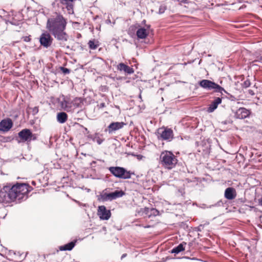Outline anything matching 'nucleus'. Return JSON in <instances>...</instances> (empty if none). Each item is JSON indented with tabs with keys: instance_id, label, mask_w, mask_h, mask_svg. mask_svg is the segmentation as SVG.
Here are the masks:
<instances>
[{
	"instance_id": "nucleus-1",
	"label": "nucleus",
	"mask_w": 262,
	"mask_h": 262,
	"mask_svg": "<svg viewBox=\"0 0 262 262\" xmlns=\"http://www.w3.org/2000/svg\"><path fill=\"white\" fill-rule=\"evenodd\" d=\"M67 19L58 12H54L48 18L46 29L59 42L60 47L64 48L68 40L69 36L65 31Z\"/></svg>"
},
{
	"instance_id": "nucleus-2",
	"label": "nucleus",
	"mask_w": 262,
	"mask_h": 262,
	"mask_svg": "<svg viewBox=\"0 0 262 262\" xmlns=\"http://www.w3.org/2000/svg\"><path fill=\"white\" fill-rule=\"evenodd\" d=\"M178 160L177 157L170 151H162L159 157V163L164 168L170 170L174 168Z\"/></svg>"
},
{
	"instance_id": "nucleus-3",
	"label": "nucleus",
	"mask_w": 262,
	"mask_h": 262,
	"mask_svg": "<svg viewBox=\"0 0 262 262\" xmlns=\"http://www.w3.org/2000/svg\"><path fill=\"white\" fill-rule=\"evenodd\" d=\"M15 200H21L28 198V193L32 190V187L28 184L16 183L12 186Z\"/></svg>"
},
{
	"instance_id": "nucleus-4",
	"label": "nucleus",
	"mask_w": 262,
	"mask_h": 262,
	"mask_svg": "<svg viewBox=\"0 0 262 262\" xmlns=\"http://www.w3.org/2000/svg\"><path fill=\"white\" fill-rule=\"evenodd\" d=\"M13 187L11 185L4 186L0 190V202L10 203L15 201Z\"/></svg>"
},
{
	"instance_id": "nucleus-5",
	"label": "nucleus",
	"mask_w": 262,
	"mask_h": 262,
	"mask_svg": "<svg viewBox=\"0 0 262 262\" xmlns=\"http://www.w3.org/2000/svg\"><path fill=\"white\" fill-rule=\"evenodd\" d=\"M157 136L159 140L170 142L173 139L174 134L171 128L163 126L158 129Z\"/></svg>"
},
{
	"instance_id": "nucleus-6",
	"label": "nucleus",
	"mask_w": 262,
	"mask_h": 262,
	"mask_svg": "<svg viewBox=\"0 0 262 262\" xmlns=\"http://www.w3.org/2000/svg\"><path fill=\"white\" fill-rule=\"evenodd\" d=\"M108 170L113 176L120 179H130L131 175L133 174L130 171H127L121 167H110L108 168Z\"/></svg>"
},
{
	"instance_id": "nucleus-7",
	"label": "nucleus",
	"mask_w": 262,
	"mask_h": 262,
	"mask_svg": "<svg viewBox=\"0 0 262 262\" xmlns=\"http://www.w3.org/2000/svg\"><path fill=\"white\" fill-rule=\"evenodd\" d=\"M199 84L202 88L209 91H213L214 92H219L221 93H222V91L226 92L223 88L221 87L214 82L209 80H202L199 81Z\"/></svg>"
},
{
	"instance_id": "nucleus-8",
	"label": "nucleus",
	"mask_w": 262,
	"mask_h": 262,
	"mask_svg": "<svg viewBox=\"0 0 262 262\" xmlns=\"http://www.w3.org/2000/svg\"><path fill=\"white\" fill-rule=\"evenodd\" d=\"M124 194V192L122 190H116L111 193H103L100 195L99 200L102 202L112 201L122 197Z\"/></svg>"
},
{
	"instance_id": "nucleus-9",
	"label": "nucleus",
	"mask_w": 262,
	"mask_h": 262,
	"mask_svg": "<svg viewBox=\"0 0 262 262\" xmlns=\"http://www.w3.org/2000/svg\"><path fill=\"white\" fill-rule=\"evenodd\" d=\"M18 137L19 139L18 142H25L27 141H30L32 139L33 140L36 139V137H34L30 129H23L18 134Z\"/></svg>"
},
{
	"instance_id": "nucleus-10",
	"label": "nucleus",
	"mask_w": 262,
	"mask_h": 262,
	"mask_svg": "<svg viewBox=\"0 0 262 262\" xmlns=\"http://www.w3.org/2000/svg\"><path fill=\"white\" fill-rule=\"evenodd\" d=\"M50 33L49 32H43L41 34L39 38L40 45L45 48L50 47L53 41V38Z\"/></svg>"
},
{
	"instance_id": "nucleus-11",
	"label": "nucleus",
	"mask_w": 262,
	"mask_h": 262,
	"mask_svg": "<svg viewBox=\"0 0 262 262\" xmlns=\"http://www.w3.org/2000/svg\"><path fill=\"white\" fill-rule=\"evenodd\" d=\"M13 126V122L10 118L2 120L0 122V131L8 132Z\"/></svg>"
},
{
	"instance_id": "nucleus-12",
	"label": "nucleus",
	"mask_w": 262,
	"mask_h": 262,
	"mask_svg": "<svg viewBox=\"0 0 262 262\" xmlns=\"http://www.w3.org/2000/svg\"><path fill=\"white\" fill-rule=\"evenodd\" d=\"M98 214L101 219L107 220L111 217V213L104 206H100L98 207Z\"/></svg>"
},
{
	"instance_id": "nucleus-13",
	"label": "nucleus",
	"mask_w": 262,
	"mask_h": 262,
	"mask_svg": "<svg viewBox=\"0 0 262 262\" xmlns=\"http://www.w3.org/2000/svg\"><path fill=\"white\" fill-rule=\"evenodd\" d=\"M125 124L123 122H116L111 123L105 129L106 132H108L109 134H112L116 130L122 128Z\"/></svg>"
},
{
	"instance_id": "nucleus-14",
	"label": "nucleus",
	"mask_w": 262,
	"mask_h": 262,
	"mask_svg": "<svg viewBox=\"0 0 262 262\" xmlns=\"http://www.w3.org/2000/svg\"><path fill=\"white\" fill-rule=\"evenodd\" d=\"M250 114V110H247L245 107H240L236 111L235 116L237 119H243L249 117Z\"/></svg>"
},
{
	"instance_id": "nucleus-15",
	"label": "nucleus",
	"mask_w": 262,
	"mask_h": 262,
	"mask_svg": "<svg viewBox=\"0 0 262 262\" xmlns=\"http://www.w3.org/2000/svg\"><path fill=\"white\" fill-rule=\"evenodd\" d=\"M117 69L120 72H124L127 75H130L134 73V70L132 67L122 62L117 65Z\"/></svg>"
},
{
	"instance_id": "nucleus-16",
	"label": "nucleus",
	"mask_w": 262,
	"mask_h": 262,
	"mask_svg": "<svg viewBox=\"0 0 262 262\" xmlns=\"http://www.w3.org/2000/svg\"><path fill=\"white\" fill-rule=\"evenodd\" d=\"M76 0H59L62 5L66 7L70 14L74 13V2Z\"/></svg>"
},
{
	"instance_id": "nucleus-17",
	"label": "nucleus",
	"mask_w": 262,
	"mask_h": 262,
	"mask_svg": "<svg viewBox=\"0 0 262 262\" xmlns=\"http://www.w3.org/2000/svg\"><path fill=\"white\" fill-rule=\"evenodd\" d=\"M224 195L225 198L228 200H232L236 196V192L235 189L232 187H228L225 191Z\"/></svg>"
},
{
	"instance_id": "nucleus-18",
	"label": "nucleus",
	"mask_w": 262,
	"mask_h": 262,
	"mask_svg": "<svg viewBox=\"0 0 262 262\" xmlns=\"http://www.w3.org/2000/svg\"><path fill=\"white\" fill-rule=\"evenodd\" d=\"M222 103V98L220 97H216L209 105L207 108V112L208 113L213 112L216 108H217L219 104Z\"/></svg>"
},
{
	"instance_id": "nucleus-19",
	"label": "nucleus",
	"mask_w": 262,
	"mask_h": 262,
	"mask_svg": "<svg viewBox=\"0 0 262 262\" xmlns=\"http://www.w3.org/2000/svg\"><path fill=\"white\" fill-rule=\"evenodd\" d=\"M148 34V30L144 28H139L136 32V35L139 39H145Z\"/></svg>"
},
{
	"instance_id": "nucleus-20",
	"label": "nucleus",
	"mask_w": 262,
	"mask_h": 262,
	"mask_svg": "<svg viewBox=\"0 0 262 262\" xmlns=\"http://www.w3.org/2000/svg\"><path fill=\"white\" fill-rule=\"evenodd\" d=\"M60 106L62 108L68 110V108L71 107L70 99L68 98L64 97L60 102Z\"/></svg>"
},
{
	"instance_id": "nucleus-21",
	"label": "nucleus",
	"mask_w": 262,
	"mask_h": 262,
	"mask_svg": "<svg viewBox=\"0 0 262 262\" xmlns=\"http://www.w3.org/2000/svg\"><path fill=\"white\" fill-rule=\"evenodd\" d=\"M76 242V241L69 243L63 246H60L59 249L61 251H70L74 247Z\"/></svg>"
},
{
	"instance_id": "nucleus-22",
	"label": "nucleus",
	"mask_w": 262,
	"mask_h": 262,
	"mask_svg": "<svg viewBox=\"0 0 262 262\" xmlns=\"http://www.w3.org/2000/svg\"><path fill=\"white\" fill-rule=\"evenodd\" d=\"M57 120L60 123L66 122L68 120V115L64 112H61L57 114Z\"/></svg>"
},
{
	"instance_id": "nucleus-23",
	"label": "nucleus",
	"mask_w": 262,
	"mask_h": 262,
	"mask_svg": "<svg viewBox=\"0 0 262 262\" xmlns=\"http://www.w3.org/2000/svg\"><path fill=\"white\" fill-rule=\"evenodd\" d=\"M186 245V243L182 242L180 244H179L178 246L174 247L171 250L172 253L178 254L181 251H183L185 250V246Z\"/></svg>"
},
{
	"instance_id": "nucleus-24",
	"label": "nucleus",
	"mask_w": 262,
	"mask_h": 262,
	"mask_svg": "<svg viewBox=\"0 0 262 262\" xmlns=\"http://www.w3.org/2000/svg\"><path fill=\"white\" fill-rule=\"evenodd\" d=\"M88 44L91 50H95L99 46L100 42L98 40L93 39L90 40Z\"/></svg>"
},
{
	"instance_id": "nucleus-25",
	"label": "nucleus",
	"mask_w": 262,
	"mask_h": 262,
	"mask_svg": "<svg viewBox=\"0 0 262 262\" xmlns=\"http://www.w3.org/2000/svg\"><path fill=\"white\" fill-rule=\"evenodd\" d=\"M74 105L79 107L80 106V104L82 102V100L80 98H75L74 100Z\"/></svg>"
},
{
	"instance_id": "nucleus-26",
	"label": "nucleus",
	"mask_w": 262,
	"mask_h": 262,
	"mask_svg": "<svg viewBox=\"0 0 262 262\" xmlns=\"http://www.w3.org/2000/svg\"><path fill=\"white\" fill-rule=\"evenodd\" d=\"M167 7L165 5H162L160 6L159 9V14H162L166 10Z\"/></svg>"
},
{
	"instance_id": "nucleus-27",
	"label": "nucleus",
	"mask_w": 262,
	"mask_h": 262,
	"mask_svg": "<svg viewBox=\"0 0 262 262\" xmlns=\"http://www.w3.org/2000/svg\"><path fill=\"white\" fill-rule=\"evenodd\" d=\"M251 82L249 79H247L245 80L243 83V87L245 88H247L250 86Z\"/></svg>"
},
{
	"instance_id": "nucleus-28",
	"label": "nucleus",
	"mask_w": 262,
	"mask_h": 262,
	"mask_svg": "<svg viewBox=\"0 0 262 262\" xmlns=\"http://www.w3.org/2000/svg\"><path fill=\"white\" fill-rule=\"evenodd\" d=\"M32 113L34 115L37 114L38 113L39 108L38 106H35L32 108Z\"/></svg>"
},
{
	"instance_id": "nucleus-29",
	"label": "nucleus",
	"mask_w": 262,
	"mask_h": 262,
	"mask_svg": "<svg viewBox=\"0 0 262 262\" xmlns=\"http://www.w3.org/2000/svg\"><path fill=\"white\" fill-rule=\"evenodd\" d=\"M23 40L26 42H29L31 40L30 36H24L23 37Z\"/></svg>"
},
{
	"instance_id": "nucleus-30",
	"label": "nucleus",
	"mask_w": 262,
	"mask_h": 262,
	"mask_svg": "<svg viewBox=\"0 0 262 262\" xmlns=\"http://www.w3.org/2000/svg\"><path fill=\"white\" fill-rule=\"evenodd\" d=\"M61 70L62 71V72L64 73H70V70H69L67 68H61Z\"/></svg>"
},
{
	"instance_id": "nucleus-31",
	"label": "nucleus",
	"mask_w": 262,
	"mask_h": 262,
	"mask_svg": "<svg viewBox=\"0 0 262 262\" xmlns=\"http://www.w3.org/2000/svg\"><path fill=\"white\" fill-rule=\"evenodd\" d=\"M105 103L104 102H102V103H100L99 105H98V107L99 108H103L104 107H105Z\"/></svg>"
},
{
	"instance_id": "nucleus-32",
	"label": "nucleus",
	"mask_w": 262,
	"mask_h": 262,
	"mask_svg": "<svg viewBox=\"0 0 262 262\" xmlns=\"http://www.w3.org/2000/svg\"><path fill=\"white\" fill-rule=\"evenodd\" d=\"M258 204L262 206V197L258 199Z\"/></svg>"
},
{
	"instance_id": "nucleus-33",
	"label": "nucleus",
	"mask_w": 262,
	"mask_h": 262,
	"mask_svg": "<svg viewBox=\"0 0 262 262\" xmlns=\"http://www.w3.org/2000/svg\"><path fill=\"white\" fill-rule=\"evenodd\" d=\"M103 142V140L99 139H98L97 140V143L99 144H100L102 143V142Z\"/></svg>"
},
{
	"instance_id": "nucleus-34",
	"label": "nucleus",
	"mask_w": 262,
	"mask_h": 262,
	"mask_svg": "<svg viewBox=\"0 0 262 262\" xmlns=\"http://www.w3.org/2000/svg\"><path fill=\"white\" fill-rule=\"evenodd\" d=\"M136 29V27L134 26H132L130 27L129 28V30H134V29Z\"/></svg>"
},
{
	"instance_id": "nucleus-35",
	"label": "nucleus",
	"mask_w": 262,
	"mask_h": 262,
	"mask_svg": "<svg viewBox=\"0 0 262 262\" xmlns=\"http://www.w3.org/2000/svg\"><path fill=\"white\" fill-rule=\"evenodd\" d=\"M249 94H250L252 95L254 94V93H253V91H252V90H249Z\"/></svg>"
},
{
	"instance_id": "nucleus-36",
	"label": "nucleus",
	"mask_w": 262,
	"mask_h": 262,
	"mask_svg": "<svg viewBox=\"0 0 262 262\" xmlns=\"http://www.w3.org/2000/svg\"><path fill=\"white\" fill-rule=\"evenodd\" d=\"M151 211H152L154 213L155 212H158V210L155 209H152Z\"/></svg>"
},
{
	"instance_id": "nucleus-37",
	"label": "nucleus",
	"mask_w": 262,
	"mask_h": 262,
	"mask_svg": "<svg viewBox=\"0 0 262 262\" xmlns=\"http://www.w3.org/2000/svg\"><path fill=\"white\" fill-rule=\"evenodd\" d=\"M178 1L181 3H185V2L186 1V0H178Z\"/></svg>"
},
{
	"instance_id": "nucleus-38",
	"label": "nucleus",
	"mask_w": 262,
	"mask_h": 262,
	"mask_svg": "<svg viewBox=\"0 0 262 262\" xmlns=\"http://www.w3.org/2000/svg\"><path fill=\"white\" fill-rule=\"evenodd\" d=\"M126 255V254H123L121 256V258L122 259L123 258L125 257Z\"/></svg>"
}]
</instances>
